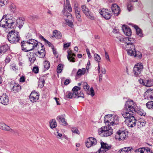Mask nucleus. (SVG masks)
Segmentation results:
<instances>
[{
    "label": "nucleus",
    "instance_id": "473e14b6",
    "mask_svg": "<svg viewBox=\"0 0 153 153\" xmlns=\"http://www.w3.org/2000/svg\"><path fill=\"white\" fill-rule=\"evenodd\" d=\"M50 127L52 129L56 128L57 126V123L56 121L54 120H52L49 122Z\"/></svg>",
    "mask_w": 153,
    "mask_h": 153
},
{
    "label": "nucleus",
    "instance_id": "9d476101",
    "mask_svg": "<svg viewBox=\"0 0 153 153\" xmlns=\"http://www.w3.org/2000/svg\"><path fill=\"white\" fill-rule=\"evenodd\" d=\"M99 12L100 15L107 20L110 19L112 16V13L111 11L106 9H102Z\"/></svg>",
    "mask_w": 153,
    "mask_h": 153
},
{
    "label": "nucleus",
    "instance_id": "4d7b16f0",
    "mask_svg": "<svg viewBox=\"0 0 153 153\" xmlns=\"http://www.w3.org/2000/svg\"><path fill=\"white\" fill-rule=\"evenodd\" d=\"M71 130L72 132L74 133H76L78 134L79 133V131L76 128H72Z\"/></svg>",
    "mask_w": 153,
    "mask_h": 153
},
{
    "label": "nucleus",
    "instance_id": "680f3d73",
    "mask_svg": "<svg viewBox=\"0 0 153 153\" xmlns=\"http://www.w3.org/2000/svg\"><path fill=\"white\" fill-rule=\"evenodd\" d=\"M63 11L64 13V14L65 16H70L71 17L72 16L71 14L70 13L66 12V11H65L64 10Z\"/></svg>",
    "mask_w": 153,
    "mask_h": 153
},
{
    "label": "nucleus",
    "instance_id": "e2e57ef3",
    "mask_svg": "<svg viewBox=\"0 0 153 153\" xmlns=\"http://www.w3.org/2000/svg\"><path fill=\"white\" fill-rule=\"evenodd\" d=\"M71 43L68 42L64 44L63 45V47L64 48H68L70 46Z\"/></svg>",
    "mask_w": 153,
    "mask_h": 153
},
{
    "label": "nucleus",
    "instance_id": "1a4fd4ad",
    "mask_svg": "<svg viewBox=\"0 0 153 153\" xmlns=\"http://www.w3.org/2000/svg\"><path fill=\"white\" fill-rule=\"evenodd\" d=\"M39 94L35 91L31 92L29 96L30 102L32 103L38 102L39 99Z\"/></svg>",
    "mask_w": 153,
    "mask_h": 153
},
{
    "label": "nucleus",
    "instance_id": "bb28decb",
    "mask_svg": "<svg viewBox=\"0 0 153 153\" xmlns=\"http://www.w3.org/2000/svg\"><path fill=\"white\" fill-rule=\"evenodd\" d=\"M57 119L59 122L62 123V125L67 126L68 125L65 118L61 116H58L57 118Z\"/></svg>",
    "mask_w": 153,
    "mask_h": 153
},
{
    "label": "nucleus",
    "instance_id": "e433bc0d",
    "mask_svg": "<svg viewBox=\"0 0 153 153\" xmlns=\"http://www.w3.org/2000/svg\"><path fill=\"white\" fill-rule=\"evenodd\" d=\"M80 88L77 86H74L72 89V91L73 92V94H76L77 92H79L80 91Z\"/></svg>",
    "mask_w": 153,
    "mask_h": 153
},
{
    "label": "nucleus",
    "instance_id": "8fccbe9b",
    "mask_svg": "<svg viewBox=\"0 0 153 153\" xmlns=\"http://www.w3.org/2000/svg\"><path fill=\"white\" fill-rule=\"evenodd\" d=\"M56 137L59 139H62V136L61 133H59L58 131H57L56 133L55 134Z\"/></svg>",
    "mask_w": 153,
    "mask_h": 153
},
{
    "label": "nucleus",
    "instance_id": "79ce46f5",
    "mask_svg": "<svg viewBox=\"0 0 153 153\" xmlns=\"http://www.w3.org/2000/svg\"><path fill=\"white\" fill-rule=\"evenodd\" d=\"M134 56L137 59H141L142 57V54L139 51H136Z\"/></svg>",
    "mask_w": 153,
    "mask_h": 153
},
{
    "label": "nucleus",
    "instance_id": "c756f323",
    "mask_svg": "<svg viewBox=\"0 0 153 153\" xmlns=\"http://www.w3.org/2000/svg\"><path fill=\"white\" fill-rule=\"evenodd\" d=\"M134 27L136 30L137 34L140 37H143V34L141 30L137 26H134Z\"/></svg>",
    "mask_w": 153,
    "mask_h": 153
},
{
    "label": "nucleus",
    "instance_id": "0e129e2a",
    "mask_svg": "<svg viewBox=\"0 0 153 153\" xmlns=\"http://www.w3.org/2000/svg\"><path fill=\"white\" fill-rule=\"evenodd\" d=\"M86 53L88 54V57L89 58H91V53L90 52V51H89V50L88 49H86Z\"/></svg>",
    "mask_w": 153,
    "mask_h": 153
},
{
    "label": "nucleus",
    "instance_id": "a878e982",
    "mask_svg": "<svg viewBox=\"0 0 153 153\" xmlns=\"http://www.w3.org/2000/svg\"><path fill=\"white\" fill-rule=\"evenodd\" d=\"M146 122L142 119H140L137 122V125L139 128H140L145 126Z\"/></svg>",
    "mask_w": 153,
    "mask_h": 153
},
{
    "label": "nucleus",
    "instance_id": "13d9d810",
    "mask_svg": "<svg viewBox=\"0 0 153 153\" xmlns=\"http://www.w3.org/2000/svg\"><path fill=\"white\" fill-rule=\"evenodd\" d=\"M42 38L43 39V40L44 41V42L46 43L49 46H51L52 44L50 42H48L47 40L44 38L43 37H42Z\"/></svg>",
    "mask_w": 153,
    "mask_h": 153
},
{
    "label": "nucleus",
    "instance_id": "5fc2aeb1",
    "mask_svg": "<svg viewBox=\"0 0 153 153\" xmlns=\"http://www.w3.org/2000/svg\"><path fill=\"white\" fill-rule=\"evenodd\" d=\"M39 71V69L37 67H34L33 68V71L35 74L38 73Z\"/></svg>",
    "mask_w": 153,
    "mask_h": 153
},
{
    "label": "nucleus",
    "instance_id": "6e6552de",
    "mask_svg": "<svg viewBox=\"0 0 153 153\" xmlns=\"http://www.w3.org/2000/svg\"><path fill=\"white\" fill-rule=\"evenodd\" d=\"M33 49L38 50L40 49L41 47H43V45L41 43L38 42L37 40L34 39H30L28 41Z\"/></svg>",
    "mask_w": 153,
    "mask_h": 153
},
{
    "label": "nucleus",
    "instance_id": "cd10ccee",
    "mask_svg": "<svg viewBox=\"0 0 153 153\" xmlns=\"http://www.w3.org/2000/svg\"><path fill=\"white\" fill-rule=\"evenodd\" d=\"M53 35L56 38L60 39L62 37V34L60 32L57 30H55L53 32Z\"/></svg>",
    "mask_w": 153,
    "mask_h": 153
},
{
    "label": "nucleus",
    "instance_id": "dca6fc26",
    "mask_svg": "<svg viewBox=\"0 0 153 153\" xmlns=\"http://www.w3.org/2000/svg\"><path fill=\"white\" fill-rule=\"evenodd\" d=\"M111 9L112 12L115 16H117L120 14V7L117 4H112Z\"/></svg>",
    "mask_w": 153,
    "mask_h": 153
},
{
    "label": "nucleus",
    "instance_id": "b1692460",
    "mask_svg": "<svg viewBox=\"0 0 153 153\" xmlns=\"http://www.w3.org/2000/svg\"><path fill=\"white\" fill-rule=\"evenodd\" d=\"M132 149V148L129 147H124L118 151V153H128Z\"/></svg>",
    "mask_w": 153,
    "mask_h": 153
},
{
    "label": "nucleus",
    "instance_id": "f3484780",
    "mask_svg": "<svg viewBox=\"0 0 153 153\" xmlns=\"http://www.w3.org/2000/svg\"><path fill=\"white\" fill-rule=\"evenodd\" d=\"M119 41L120 42H124L126 43L131 44H134L135 42V40L134 38L132 37H126V38H123L121 37L119 39Z\"/></svg>",
    "mask_w": 153,
    "mask_h": 153
},
{
    "label": "nucleus",
    "instance_id": "49530a36",
    "mask_svg": "<svg viewBox=\"0 0 153 153\" xmlns=\"http://www.w3.org/2000/svg\"><path fill=\"white\" fill-rule=\"evenodd\" d=\"M44 68L46 69H48L50 67L49 62L48 61H45L44 63Z\"/></svg>",
    "mask_w": 153,
    "mask_h": 153
},
{
    "label": "nucleus",
    "instance_id": "f704fd0d",
    "mask_svg": "<svg viewBox=\"0 0 153 153\" xmlns=\"http://www.w3.org/2000/svg\"><path fill=\"white\" fill-rule=\"evenodd\" d=\"M135 111H136L137 113L141 116H145L146 115V113L142 109H140L139 110H136L135 109Z\"/></svg>",
    "mask_w": 153,
    "mask_h": 153
},
{
    "label": "nucleus",
    "instance_id": "7ed1b4c3",
    "mask_svg": "<svg viewBox=\"0 0 153 153\" xmlns=\"http://www.w3.org/2000/svg\"><path fill=\"white\" fill-rule=\"evenodd\" d=\"M123 116L126 118V124L129 127H133L135 126L136 123V120L132 114H130L128 113H122Z\"/></svg>",
    "mask_w": 153,
    "mask_h": 153
},
{
    "label": "nucleus",
    "instance_id": "72a5a7b5",
    "mask_svg": "<svg viewBox=\"0 0 153 153\" xmlns=\"http://www.w3.org/2000/svg\"><path fill=\"white\" fill-rule=\"evenodd\" d=\"M153 85V81L150 79L147 80L145 81L144 83V85L147 87H150L152 86Z\"/></svg>",
    "mask_w": 153,
    "mask_h": 153
},
{
    "label": "nucleus",
    "instance_id": "4c0bfd02",
    "mask_svg": "<svg viewBox=\"0 0 153 153\" xmlns=\"http://www.w3.org/2000/svg\"><path fill=\"white\" fill-rule=\"evenodd\" d=\"M127 51V53L128 55L130 56H134L135 52H136V51L135 50V48L134 49H129V50Z\"/></svg>",
    "mask_w": 153,
    "mask_h": 153
},
{
    "label": "nucleus",
    "instance_id": "aec40b11",
    "mask_svg": "<svg viewBox=\"0 0 153 153\" xmlns=\"http://www.w3.org/2000/svg\"><path fill=\"white\" fill-rule=\"evenodd\" d=\"M0 102L4 105H7L9 102L8 96L6 94H3L0 97Z\"/></svg>",
    "mask_w": 153,
    "mask_h": 153
},
{
    "label": "nucleus",
    "instance_id": "69168bd1",
    "mask_svg": "<svg viewBox=\"0 0 153 153\" xmlns=\"http://www.w3.org/2000/svg\"><path fill=\"white\" fill-rule=\"evenodd\" d=\"M25 81V77L24 76H21L19 79V82H24Z\"/></svg>",
    "mask_w": 153,
    "mask_h": 153
},
{
    "label": "nucleus",
    "instance_id": "338daca9",
    "mask_svg": "<svg viewBox=\"0 0 153 153\" xmlns=\"http://www.w3.org/2000/svg\"><path fill=\"white\" fill-rule=\"evenodd\" d=\"M74 10L76 14L80 13V11L77 7H75L74 8Z\"/></svg>",
    "mask_w": 153,
    "mask_h": 153
},
{
    "label": "nucleus",
    "instance_id": "37998d69",
    "mask_svg": "<svg viewBox=\"0 0 153 153\" xmlns=\"http://www.w3.org/2000/svg\"><path fill=\"white\" fill-rule=\"evenodd\" d=\"M74 95L75 96L74 97H81L82 98H84V96L83 93L80 91H79V92H77V94H74Z\"/></svg>",
    "mask_w": 153,
    "mask_h": 153
},
{
    "label": "nucleus",
    "instance_id": "2eb2a0df",
    "mask_svg": "<svg viewBox=\"0 0 153 153\" xmlns=\"http://www.w3.org/2000/svg\"><path fill=\"white\" fill-rule=\"evenodd\" d=\"M82 10L83 13L88 18L91 20H93L94 18V16H91L90 14V11L89 9L86 6L83 5L81 6Z\"/></svg>",
    "mask_w": 153,
    "mask_h": 153
},
{
    "label": "nucleus",
    "instance_id": "ea45409f",
    "mask_svg": "<svg viewBox=\"0 0 153 153\" xmlns=\"http://www.w3.org/2000/svg\"><path fill=\"white\" fill-rule=\"evenodd\" d=\"M146 106L149 109H153V101L148 102L146 104Z\"/></svg>",
    "mask_w": 153,
    "mask_h": 153
},
{
    "label": "nucleus",
    "instance_id": "f8f14e48",
    "mask_svg": "<svg viewBox=\"0 0 153 153\" xmlns=\"http://www.w3.org/2000/svg\"><path fill=\"white\" fill-rule=\"evenodd\" d=\"M21 44L22 50L24 51L27 52L33 50L28 41H23L21 42Z\"/></svg>",
    "mask_w": 153,
    "mask_h": 153
},
{
    "label": "nucleus",
    "instance_id": "c9c22d12",
    "mask_svg": "<svg viewBox=\"0 0 153 153\" xmlns=\"http://www.w3.org/2000/svg\"><path fill=\"white\" fill-rule=\"evenodd\" d=\"M45 82V80L44 79L40 78L38 82V86L40 88H42L44 86Z\"/></svg>",
    "mask_w": 153,
    "mask_h": 153
},
{
    "label": "nucleus",
    "instance_id": "2f4dec72",
    "mask_svg": "<svg viewBox=\"0 0 153 153\" xmlns=\"http://www.w3.org/2000/svg\"><path fill=\"white\" fill-rule=\"evenodd\" d=\"M125 46V49L126 50H129V49H134L135 46L134 44H131V43L128 44L126 42H124Z\"/></svg>",
    "mask_w": 153,
    "mask_h": 153
},
{
    "label": "nucleus",
    "instance_id": "5701e85b",
    "mask_svg": "<svg viewBox=\"0 0 153 153\" xmlns=\"http://www.w3.org/2000/svg\"><path fill=\"white\" fill-rule=\"evenodd\" d=\"M88 68H82L81 69H79L77 71L76 74L78 76H82V75L85 74L86 72L87 71V72H88Z\"/></svg>",
    "mask_w": 153,
    "mask_h": 153
},
{
    "label": "nucleus",
    "instance_id": "3c124183",
    "mask_svg": "<svg viewBox=\"0 0 153 153\" xmlns=\"http://www.w3.org/2000/svg\"><path fill=\"white\" fill-rule=\"evenodd\" d=\"M74 95V94L68 91V95H66V97L69 99H71L72 98L73 96Z\"/></svg>",
    "mask_w": 153,
    "mask_h": 153
},
{
    "label": "nucleus",
    "instance_id": "0eeeda50",
    "mask_svg": "<svg viewBox=\"0 0 153 153\" xmlns=\"http://www.w3.org/2000/svg\"><path fill=\"white\" fill-rule=\"evenodd\" d=\"M143 69V66L140 62L136 64L133 68V72L134 75L138 76L141 74Z\"/></svg>",
    "mask_w": 153,
    "mask_h": 153
},
{
    "label": "nucleus",
    "instance_id": "39448f33",
    "mask_svg": "<svg viewBox=\"0 0 153 153\" xmlns=\"http://www.w3.org/2000/svg\"><path fill=\"white\" fill-rule=\"evenodd\" d=\"M20 38L19 32L15 30L9 32L7 35L8 39L11 43H16L19 42Z\"/></svg>",
    "mask_w": 153,
    "mask_h": 153
},
{
    "label": "nucleus",
    "instance_id": "58836bf2",
    "mask_svg": "<svg viewBox=\"0 0 153 153\" xmlns=\"http://www.w3.org/2000/svg\"><path fill=\"white\" fill-rule=\"evenodd\" d=\"M72 21H71L67 19H65V22L67 23L68 25L71 27L73 26V23L74 22V20L73 18H72Z\"/></svg>",
    "mask_w": 153,
    "mask_h": 153
},
{
    "label": "nucleus",
    "instance_id": "09e8293b",
    "mask_svg": "<svg viewBox=\"0 0 153 153\" xmlns=\"http://www.w3.org/2000/svg\"><path fill=\"white\" fill-rule=\"evenodd\" d=\"M67 53L68 55H67V57L68 59H69L70 57L71 56H75V55L71 51H68Z\"/></svg>",
    "mask_w": 153,
    "mask_h": 153
},
{
    "label": "nucleus",
    "instance_id": "052dcab7",
    "mask_svg": "<svg viewBox=\"0 0 153 153\" xmlns=\"http://www.w3.org/2000/svg\"><path fill=\"white\" fill-rule=\"evenodd\" d=\"M90 92L91 93V96L93 97L94 95V92L93 88L92 87H91L90 90Z\"/></svg>",
    "mask_w": 153,
    "mask_h": 153
},
{
    "label": "nucleus",
    "instance_id": "4468645a",
    "mask_svg": "<svg viewBox=\"0 0 153 153\" xmlns=\"http://www.w3.org/2000/svg\"><path fill=\"white\" fill-rule=\"evenodd\" d=\"M116 136L119 140H124L128 137V133L125 131L119 130L117 132Z\"/></svg>",
    "mask_w": 153,
    "mask_h": 153
},
{
    "label": "nucleus",
    "instance_id": "c85d7f7f",
    "mask_svg": "<svg viewBox=\"0 0 153 153\" xmlns=\"http://www.w3.org/2000/svg\"><path fill=\"white\" fill-rule=\"evenodd\" d=\"M9 49V47L7 45H4L0 48V53L3 54Z\"/></svg>",
    "mask_w": 153,
    "mask_h": 153
},
{
    "label": "nucleus",
    "instance_id": "864d4df0",
    "mask_svg": "<svg viewBox=\"0 0 153 153\" xmlns=\"http://www.w3.org/2000/svg\"><path fill=\"white\" fill-rule=\"evenodd\" d=\"M7 0H0V5L1 6L5 5L7 3Z\"/></svg>",
    "mask_w": 153,
    "mask_h": 153
},
{
    "label": "nucleus",
    "instance_id": "412c9836",
    "mask_svg": "<svg viewBox=\"0 0 153 153\" xmlns=\"http://www.w3.org/2000/svg\"><path fill=\"white\" fill-rule=\"evenodd\" d=\"M122 30L124 33L128 36H130L131 34V31L130 29L127 27L126 25H123L122 27Z\"/></svg>",
    "mask_w": 153,
    "mask_h": 153
},
{
    "label": "nucleus",
    "instance_id": "20e7f679",
    "mask_svg": "<svg viewBox=\"0 0 153 153\" xmlns=\"http://www.w3.org/2000/svg\"><path fill=\"white\" fill-rule=\"evenodd\" d=\"M136 106V103L133 100H128L125 105V109L122 113H130V114H132L134 111L135 110Z\"/></svg>",
    "mask_w": 153,
    "mask_h": 153
},
{
    "label": "nucleus",
    "instance_id": "c03bdc74",
    "mask_svg": "<svg viewBox=\"0 0 153 153\" xmlns=\"http://www.w3.org/2000/svg\"><path fill=\"white\" fill-rule=\"evenodd\" d=\"M94 57L95 60L98 62H100L101 57L97 53H95L94 54Z\"/></svg>",
    "mask_w": 153,
    "mask_h": 153
},
{
    "label": "nucleus",
    "instance_id": "a211bd4d",
    "mask_svg": "<svg viewBox=\"0 0 153 153\" xmlns=\"http://www.w3.org/2000/svg\"><path fill=\"white\" fill-rule=\"evenodd\" d=\"M144 97L145 99L148 100L153 99V89L147 90L144 93Z\"/></svg>",
    "mask_w": 153,
    "mask_h": 153
},
{
    "label": "nucleus",
    "instance_id": "6ab92c4d",
    "mask_svg": "<svg viewBox=\"0 0 153 153\" xmlns=\"http://www.w3.org/2000/svg\"><path fill=\"white\" fill-rule=\"evenodd\" d=\"M38 51L36 52L35 54L39 58H42L45 57V48L43 45V47H41L40 49L38 50Z\"/></svg>",
    "mask_w": 153,
    "mask_h": 153
},
{
    "label": "nucleus",
    "instance_id": "603ef678",
    "mask_svg": "<svg viewBox=\"0 0 153 153\" xmlns=\"http://www.w3.org/2000/svg\"><path fill=\"white\" fill-rule=\"evenodd\" d=\"M66 2L67 3L68 9L70 12H71L72 11V9L71 6L70 4L69 3V1L68 0H66Z\"/></svg>",
    "mask_w": 153,
    "mask_h": 153
},
{
    "label": "nucleus",
    "instance_id": "4be33fe9",
    "mask_svg": "<svg viewBox=\"0 0 153 153\" xmlns=\"http://www.w3.org/2000/svg\"><path fill=\"white\" fill-rule=\"evenodd\" d=\"M21 89V86L17 83H15L13 87L11 88V90L15 93L19 92Z\"/></svg>",
    "mask_w": 153,
    "mask_h": 153
},
{
    "label": "nucleus",
    "instance_id": "393cba45",
    "mask_svg": "<svg viewBox=\"0 0 153 153\" xmlns=\"http://www.w3.org/2000/svg\"><path fill=\"white\" fill-rule=\"evenodd\" d=\"M27 56H28L29 60L32 63H33L36 59L34 53L30 52L27 53Z\"/></svg>",
    "mask_w": 153,
    "mask_h": 153
},
{
    "label": "nucleus",
    "instance_id": "7c9ffc66",
    "mask_svg": "<svg viewBox=\"0 0 153 153\" xmlns=\"http://www.w3.org/2000/svg\"><path fill=\"white\" fill-rule=\"evenodd\" d=\"M135 153H148L147 148L145 149L144 148L138 149L135 151Z\"/></svg>",
    "mask_w": 153,
    "mask_h": 153
},
{
    "label": "nucleus",
    "instance_id": "6e6d98bb",
    "mask_svg": "<svg viewBox=\"0 0 153 153\" xmlns=\"http://www.w3.org/2000/svg\"><path fill=\"white\" fill-rule=\"evenodd\" d=\"M76 17L78 21L81 22L82 21V19L81 15L79 13L76 14Z\"/></svg>",
    "mask_w": 153,
    "mask_h": 153
},
{
    "label": "nucleus",
    "instance_id": "f257e3e1",
    "mask_svg": "<svg viewBox=\"0 0 153 153\" xmlns=\"http://www.w3.org/2000/svg\"><path fill=\"white\" fill-rule=\"evenodd\" d=\"M23 24L22 20L19 19L16 21L15 19L9 14L4 15L0 21V26L4 28L15 29L17 27L20 28Z\"/></svg>",
    "mask_w": 153,
    "mask_h": 153
},
{
    "label": "nucleus",
    "instance_id": "774afa93",
    "mask_svg": "<svg viewBox=\"0 0 153 153\" xmlns=\"http://www.w3.org/2000/svg\"><path fill=\"white\" fill-rule=\"evenodd\" d=\"M127 9L129 11H130L133 9V7L130 4H129L127 6Z\"/></svg>",
    "mask_w": 153,
    "mask_h": 153
},
{
    "label": "nucleus",
    "instance_id": "bf43d9fd",
    "mask_svg": "<svg viewBox=\"0 0 153 153\" xmlns=\"http://www.w3.org/2000/svg\"><path fill=\"white\" fill-rule=\"evenodd\" d=\"M105 58L106 60L110 62V60L109 56V55L108 53L106 51L105 52Z\"/></svg>",
    "mask_w": 153,
    "mask_h": 153
},
{
    "label": "nucleus",
    "instance_id": "a19ab883",
    "mask_svg": "<svg viewBox=\"0 0 153 153\" xmlns=\"http://www.w3.org/2000/svg\"><path fill=\"white\" fill-rule=\"evenodd\" d=\"M82 86L83 89L85 91H87L89 89V86L86 82H84L83 83Z\"/></svg>",
    "mask_w": 153,
    "mask_h": 153
},
{
    "label": "nucleus",
    "instance_id": "de8ad7c7",
    "mask_svg": "<svg viewBox=\"0 0 153 153\" xmlns=\"http://www.w3.org/2000/svg\"><path fill=\"white\" fill-rule=\"evenodd\" d=\"M2 130L10 131H12L13 130L11 128H10L9 126H7L6 124H5V126H4V128H3Z\"/></svg>",
    "mask_w": 153,
    "mask_h": 153
},
{
    "label": "nucleus",
    "instance_id": "f03ea898",
    "mask_svg": "<svg viewBox=\"0 0 153 153\" xmlns=\"http://www.w3.org/2000/svg\"><path fill=\"white\" fill-rule=\"evenodd\" d=\"M104 122L106 125L113 126L118 123L119 120L117 116L115 114H108L104 117Z\"/></svg>",
    "mask_w": 153,
    "mask_h": 153
},
{
    "label": "nucleus",
    "instance_id": "ddd939ff",
    "mask_svg": "<svg viewBox=\"0 0 153 153\" xmlns=\"http://www.w3.org/2000/svg\"><path fill=\"white\" fill-rule=\"evenodd\" d=\"M101 148L98 151V153H106V152L111 149L110 145L102 141L101 142Z\"/></svg>",
    "mask_w": 153,
    "mask_h": 153
},
{
    "label": "nucleus",
    "instance_id": "a18cd8bd",
    "mask_svg": "<svg viewBox=\"0 0 153 153\" xmlns=\"http://www.w3.org/2000/svg\"><path fill=\"white\" fill-rule=\"evenodd\" d=\"M63 68V66L61 64H59L58 65L57 68V72L60 73L62 71Z\"/></svg>",
    "mask_w": 153,
    "mask_h": 153
},
{
    "label": "nucleus",
    "instance_id": "9b49d317",
    "mask_svg": "<svg viewBox=\"0 0 153 153\" xmlns=\"http://www.w3.org/2000/svg\"><path fill=\"white\" fill-rule=\"evenodd\" d=\"M97 143V140L96 138L93 137H89L87 139L85 142V145L88 148L95 146Z\"/></svg>",
    "mask_w": 153,
    "mask_h": 153
},
{
    "label": "nucleus",
    "instance_id": "423d86ee",
    "mask_svg": "<svg viewBox=\"0 0 153 153\" xmlns=\"http://www.w3.org/2000/svg\"><path fill=\"white\" fill-rule=\"evenodd\" d=\"M110 126H106L101 127L98 130L99 134L103 137H108L113 133V129Z\"/></svg>",
    "mask_w": 153,
    "mask_h": 153
}]
</instances>
